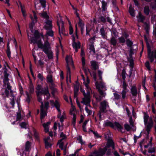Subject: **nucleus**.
<instances>
[{"mask_svg":"<svg viewBox=\"0 0 156 156\" xmlns=\"http://www.w3.org/2000/svg\"><path fill=\"white\" fill-rule=\"evenodd\" d=\"M46 110L44 109V106L41 107V118L42 119L44 118L46 115Z\"/></svg>","mask_w":156,"mask_h":156,"instance_id":"412c9836","label":"nucleus"},{"mask_svg":"<svg viewBox=\"0 0 156 156\" xmlns=\"http://www.w3.org/2000/svg\"><path fill=\"white\" fill-rule=\"evenodd\" d=\"M47 82L50 83L51 84L50 85L53 86L54 84L53 83L52 75H48L47 77Z\"/></svg>","mask_w":156,"mask_h":156,"instance_id":"b1692460","label":"nucleus"},{"mask_svg":"<svg viewBox=\"0 0 156 156\" xmlns=\"http://www.w3.org/2000/svg\"><path fill=\"white\" fill-rule=\"evenodd\" d=\"M108 103L105 100H104L100 103V109L101 112H106L109 109Z\"/></svg>","mask_w":156,"mask_h":156,"instance_id":"6e6552de","label":"nucleus"},{"mask_svg":"<svg viewBox=\"0 0 156 156\" xmlns=\"http://www.w3.org/2000/svg\"><path fill=\"white\" fill-rule=\"evenodd\" d=\"M29 90L31 94L33 93L34 91V86L32 84H31L29 86Z\"/></svg>","mask_w":156,"mask_h":156,"instance_id":"a18cd8bd","label":"nucleus"},{"mask_svg":"<svg viewBox=\"0 0 156 156\" xmlns=\"http://www.w3.org/2000/svg\"><path fill=\"white\" fill-rule=\"evenodd\" d=\"M128 61L129 62V66L131 68V69H130V71H129V73H130L129 76H131V73H132V69L133 67L134 62H133V59L131 58H130L129 59Z\"/></svg>","mask_w":156,"mask_h":156,"instance_id":"4be33fe9","label":"nucleus"},{"mask_svg":"<svg viewBox=\"0 0 156 156\" xmlns=\"http://www.w3.org/2000/svg\"><path fill=\"white\" fill-rule=\"evenodd\" d=\"M37 92H39L40 94H44L46 96V99L48 100L50 98V94L49 92L48 88V87H44L41 89L40 91H36Z\"/></svg>","mask_w":156,"mask_h":156,"instance_id":"9d476101","label":"nucleus"},{"mask_svg":"<svg viewBox=\"0 0 156 156\" xmlns=\"http://www.w3.org/2000/svg\"><path fill=\"white\" fill-rule=\"evenodd\" d=\"M23 115H21L20 111H18L17 113V117L16 121H21L23 119Z\"/></svg>","mask_w":156,"mask_h":156,"instance_id":"a878e982","label":"nucleus"},{"mask_svg":"<svg viewBox=\"0 0 156 156\" xmlns=\"http://www.w3.org/2000/svg\"><path fill=\"white\" fill-rule=\"evenodd\" d=\"M147 58L151 62L156 59V49L154 50L152 45H150L147 43Z\"/></svg>","mask_w":156,"mask_h":156,"instance_id":"20e7f679","label":"nucleus"},{"mask_svg":"<svg viewBox=\"0 0 156 156\" xmlns=\"http://www.w3.org/2000/svg\"><path fill=\"white\" fill-rule=\"evenodd\" d=\"M58 144H59V147L62 150H63V142H61L60 143H59V141L58 142Z\"/></svg>","mask_w":156,"mask_h":156,"instance_id":"0e129e2a","label":"nucleus"},{"mask_svg":"<svg viewBox=\"0 0 156 156\" xmlns=\"http://www.w3.org/2000/svg\"><path fill=\"white\" fill-rule=\"evenodd\" d=\"M41 5L43 8L45 7L46 6V1L45 0H39Z\"/></svg>","mask_w":156,"mask_h":156,"instance_id":"603ef678","label":"nucleus"},{"mask_svg":"<svg viewBox=\"0 0 156 156\" xmlns=\"http://www.w3.org/2000/svg\"><path fill=\"white\" fill-rule=\"evenodd\" d=\"M36 93L38 101L41 103V107L44 106V103L42 101V98L41 96V94H39V92H37L36 91Z\"/></svg>","mask_w":156,"mask_h":156,"instance_id":"5701e85b","label":"nucleus"},{"mask_svg":"<svg viewBox=\"0 0 156 156\" xmlns=\"http://www.w3.org/2000/svg\"><path fill=\"white\" fill-rule=\"evenodd\" d=\"M155 151L154 148L153 147H151L149 148L148 149V153H153Z\"/></svg>","mask_w":156,"mask_h":156,"instance_id":"338daca9","label":"nucleus"},{"mask_svg":"<svg viewBox=\"0 0 156 156\" xmlns=\"http://www.w3.org/2000/svg\"><path fill=\"white\" fill-rule=\"evenodd\" d=\"M111 147L113 149H114L115 145L113 140H109L106 147L102 149H99L98 151H94V154H95V156H103L105 153L108 150V148Z\"/></svg>","mask_w":156,"mask_h":156,"instance_id":"7ed1b4c3","label":"nucleus"},{"mask_svg":"<svg viewBox=\"0 0 156 156\" xmlns=\"http://www.w3.org/2000/svg\"><path fill=\"white\" fill-rule=\"evenodd\" d=\"M119 42L121 43H124L125 41V39L122 36L119 37Z\"/></svg>","mask_w":156,"mask_h":156,"instance_id":"5fc2aeb1","label":"nucleus"},{"mask_svg":"<svg viewBox=\"0 0 156 156\" xmlns=\"http://www.w3.org/2000/svg\"><path fill=\"white\" fill-rule=\"evenodd\" d=\"M57 24L59 28V34H64L65 31V29L64 27L63 21L62 20V19L60 18L59 20H57Z\"/></svg>","mask_w":156,"mask_h":156,"instance_id":"1a4fd4ad","label":"nucleus"},{"mask_svg":"<svg viewBox=\"0 0 156 156\" xmlns=\"http://www.w3.org/2000/svg\"><path fill=\"white\" fill-rule=\"evenodd\" d=\"M79 21L78 23V25L80 28L83 27L84 24V23L82 22V20L80 19H79Z\"/></svg>","mask_w":156,"mask_h":156,"instance_id":"09e8293b","label":"nucleus"},{"mask_svg":"<svg viewBox=\"0 0 156 156\" xmlns=\"http://www.w3.org/2000/svg\"><path fill=\"white\" fill-rule=\"evenodd\" d=\"M34 18H33V17H31V18L32 21L31 23L30 24V27L31 29H32L33 28L35 23H36L37 21V17L34 12Z\"/></svg>","mask_w":156,"mask_h":156,"instance_id":"a211bd4d","label":"nucleus"},{"mask_svg":"<svg viewBox=\"0 0 156 156\" xmlns=\"http://www.w3.org/2000/svg\"><path fill=\"white\" fill-rule=\"evenodd\" d=\"M66 60L67 63L66 67L67 69V80L68 79L70 80L71 75H70V70L69 67V65H72L73 66V60L72 57L70 55L67 56L66 58Z\"/></svg>","mask_w":156,"mask_h":156,"instance_id":"0eeeda50","label":"nucleus"},{"mask_svg":"<svg viewBox=\"0 0 156 156\" xmlns=\"http://www.w3.org/2000/svg\"><path fill=\"white\" fill-rule=\"evenodd\" d=\"M104 124L105 126H109L112 128H113L114 127V124L112 122L108 121H105Z\"/></svg>","mask_w":156,"mask_h":156,"instance_id":"c85d7f7f","label":"nucleus"},{"mask_svg":"<svg viewBox=\"0 0 156 156\" xmlns=\"http://www.w3.org/2000/svg\"><path fill=\"white\" fill-rule=\"evenodd\" d=\"M138 20L139 22H143L144 20L145 19V17H144L140 12L139 13V16L137 17Z\"/></svg>","mask_w":156,"mask_h":156,"instance_id":"c756f323","label":"nucleus"},{"mask_svg":"<svg viewBox=\"0 0 156 156\" xmlns=\"http://www.w3.org/2000/svg\"><path fill=\"white\" fill-rule=\"evenodd\" d=\"M87 93L84 94V97L82 98L81 103L86 105L87 106L91 107L90 104V93L91 92V89L90 87L85 88Z\"/></svg>","mask_w":156,"mask_h":156,"instance_id":"423d86ee","label":"nucleus"},{"mask_svg":"<svg viewBox=\"0 0 156 156\" xmlns=\"http://www.w3.org/2000/svg\"><path fill=\"white\" fill-rule=\"evenodd\" d=\"M129 12L131 16L133 17L135 16V13L134 9L132 7V6L131 5H130L129 8Z\"/></svg>","mask_w":156,"mask_h":156,"instance_id":"bb28decb","label":"nucleus"},{"mask_svg":"<svg viewBox=\"0 0 156 156\" xmlns=\"http://www.w3.org/2000/svg\"><path fill=\"white\" fill-rule=\"evenodd\" d=\"M45 24L44 26V28L47 30L52 29V22L49 20H47L45 22Z\"/></svg>","mask_w":156,"mask_h":156,"instance_id":"2eb2a0df","label":"nucleus"},{"mask_svg":"<svg viewBox=\"0 0 156 156\" xmlns=\"http://www.w3.org/2000/svg\"><path fill=\"white\" fill-rule=\"evenodd\" d=\"M101 2L102 9L103 11H105L107 9V3L104 0H103Z\"/></svg>","mask_w":156,"mask_h":156,"instance_id":"f704fd0d","label":"nucleus"},{"mask_svg":"<svg viewBox=\"0 0 156 156\" xmlns=\"http://www.w3.org/2000/svg\"><path fill=\"white\" fill-rule=\"evenodd\" d=\"M30 147V143L28 141L27 142L25 145V149L27 151H28Z\"/></svg>","mask_w":156,"mask_h":156,"instance_id":"de8ad7c7","label":"nucleus"},{"mask_svg":"<svg viewBox=\"0 0 156 156\" xmlns=\"http://www.w3.org/2000/svg\"><path fill=\"white\" fill-rule=\"evenodd\" d=\"M114 124L118 129H119L121 131V129H123V128L121 125L119 123L117 122H115L114 123Z\"/></svg>","mask_w":156,"mask_h":156,"instance_id":"58836bf2","label":"nucleus"},{"mask_svg":"<svg viewBox=\"0 0 156 156\" xmlns=\"http://www.w3.org/2000/svg\"><path fill=\"white\" fill-rule=\"evenodd\" d=\"M131 93L132 95L133 96H136V95L137 94V90L135 87L133 86L132 87Z\"/></svg>","mask_w":156,"mask_h":156,"instance_id":"7c9ffc66","label":"nucleus"},{"mask_svg":"<svg viewBox=\"0 0 156 156\" xmlns=\"http://www.w3.org/2000/svg\"><path fill=\"white\" fill-rule=\"evenodd\" d=\"M26 123L25 122H22L20 124V126L22 128H26Z\"/></svg>","mask_w":156,"mask_h":156,"instance_id":"69168bd1","label":"nucleus"},{"mask_svg":"<svg viewBox=\"0 0 156 156\" xmlns=\"http://www.w3.org/2000/svg\"><path fill=\"white\" fill-rule=\"evenodd\" d=\"M55 85L54 84L53 85H50V88L51 90V94L53 96H54L55 94L57 92V90L55 87Z\"/></svg>","mask_w":156,"mask_h":156,"instance_id":"cd10ccee","label":"nucleus"},{"mask_svg":"<svg viewBox=\"0 0 156 156\" xmlns=\"http://www.w3.org/2000/svg\"><path fill=\"white\" fill-rule=\"evenodd\" d=\"M124 127L125 129L127 131H129L131 129H133V130H135L134 128V126H132L131 125H129L128 123H126L124 125Z\"/></svg>","mask_w":156,"mask_h":156,"instance_id":"393cba45","label":"nucleus"},{"mask_svg":"<svg viewBox=\"0 0 156 156\" xmlns=\"http://www.w3.org/2000/svg\"><path fill=\"white\" fill-rule=\"evenodd\" d=\"M154 2L151 4V6L153 9H156V0H154Z\"/></svg>","mask_w":156,"mask_h":156,"instance_id":"052dcab7","label":"nucleus"},{"mask_svg":"<svg viewBox=\"0 0 156 156\" xmlns=\"http://www.w3.org/2000/svg\"><path fill=\"white\" fill-rule=\"evenodd\" d=\"M76 110L75 107L74 106H72V108L70 110V113L71 115L73 116L72 124L73 126H74L75 125L76 123Z\"/></svg>","mask_w":156,"mask_h":156,"instance_id":"9b49d317","label":"nucleus"},{"mask_svg":"<svg viewBox=\"0 0 156 156\" xmlns=\"http://www.w3.org/2000/svg\"><path fill=\"white\" fill-rule=\"evenodd\" d=\"M41 16L44 18H46V19L48 18V16L47 15V13L45 12H43L41 14Z\"/></svg>","mask_w":156,"mask_h":156,"instance_id":"680f3d73","label":"nucleus"},{"mask_svg":"<svg viewBox=\"0 0 156 156\" xmlns=\"http://www.w3.org/2000/svg\"><path fill=\"white\" fill-rule=\"evenodd\" d=\"M60 137L62 138L59 141V143H60V142H61L63 140L65 139L66 138V135L64 134L63 132H62L61 133Z\"/></svg>","mask_w":156,"mask_h":156,"instance_id":"37998d69","label":"nucleus"},{"mask_svg":"<svg viewBox=\"0 0 156 156\" xmlns=\"http://www.w3.org/2000/svg\"><path fill=\"white\" fill-rule=\"evenodd\" d=\"M29 41L31 43L37 44L39 48L41 49L42 51L47 55L48 59H51L53 58V52L51 49L49 44L48 40L46 41L44 44H43L41 40H39V32L35 30L34 32V37H31L28 34Z\"/></svg>","mask_w":156,"mask_h":156,"instance_id":"f257e3e1","label":"nucleus"},{"mask_svg":"<svg viewBox=\"0 0 156 156\" xmlns=\"http://www.w3.org/2000/svg\"><path fill=\"white\" fill-rule=\"evenodd\" d=\"M98 76H99V79L100 80H102V72L100 70H98Z\"/></svg>","mask_w":156,"mask_h":156,"instance_id":"bf43d9fd","label":"nucleus"},{"mask_svg":"<svg viewBox=\"0 0 156 156\" xmlns=\"http://www.w3.org/2000/svg\"><path fill=\"white\" fill-rule=\"evenodd\" d=\"M127 85L126 84V83L125 82V80H123L122 85V90H128L127 88Z\"/></svg>","mask_w":156,"mask_h":156,"instance_id":"8fccbe9b","label":"nucleus"},{"mask_svg":"<svg viewBox=\"0 0 156 156\" xmlns=\"http://www.w3.org/2000/svg\"><path fill=\"white\" fill-rule=\"evenodd\" d=\"M26 94L27 95L26 97V101L28 103H29L30 101V99L31 98V96L30 94L27 92H26Z\"/></svg>","mask_w":156,"mask_h":156,"instance_id":"79ce46f5","label":"nucleus"},{"mask_svg":"<svg viewBox=\"0 0 156 156\" xmlns=\"http://www.w3.org/2000/svg\"><path fill=\"white\" fill-rule=\"evenodd\" d=\"M50 140L49 137L48 136L44 139V142L45 148H48L51 147L52 144L50 143Z\"/></svg>","mask_w":156,"mask_h":156,"instance_id":"f3484780","label":"nucleus"},{"mask_svg":"<svg viewBox=\"0 0 156 156\" xmlns=\"http://www.w3.org/2000/svg\"><path fill=\"white\" fill-rule=\"evenodd\" d=\"M33 131L34 133L35 137L36 139H38V133L37 132L36 130L35 129H34Z\"/></svg>","mask_w":156,"mask_h":156,"instance_id":"4d7b16f0","label":"nucleus"},{"mask_svg":"<svg viewBox=\"0 0 156 156\" xmlns=\"http://www.w3.org/2000/svg\"><path fill=\"white\" fill-rule=\"evenodd\" d=\"M113 94L115 99L116 100H119L120 99V96L119 94L115 93H114Z\"/></svg>","mask_w":156,"mask_h":156,"instance_id":"3c124183","label":"nucleus"},{"mask_svg":"<svg viewBox=\"0 0 156 156\" xmlns=\"http://www.w3.org/2000/svg\"><path fill=\"white\" fill-rule=\"evenodd\" d=\"M81 76L83 80V84L85 85V88L90 87L89 86V84L90 83V80L88 77H87V80H86L83 75H81Z\"/></svg>","mask_w":156,"mask_h":156,"instance_id":"6ab92c4d","label":"nucleus"},{"mask_svg":"<svg viewBox=\"0 0 156 156\" xmlns=\"http://www.w3.org/2000/svg\"><path fill=\"white\" fill-rule=\"evenodd\" d=\"M53 32L52 30V29H51L47 30L45 36L47 37L48 36H49L51 37H53Z\"/></svg>","mask_w":156,"mask_h":156,"instance_id":"2f4dec72","label":"nucleus"},{"mask_svg":"<svg viewBox=\"0 0 156 156\" xmlns=\"http://www.w3.org/2000/svg\"><path fill=\"white\" fill-rule=\"evenodd\" d=\"M116 2L115 0H113L112 1V4L114 8L116 11H119L118 8L116 5Z\"/></svg>","mask_w":156,"mask_h":156,"instance_id":"49530a36","label":"nucleus"},{"mask_svg":"<svg viewBox=\"0 0 156 156\" xmlns=\"http://www.w3.org/2000/svg\"><path fill=\"white\" fill-rule=\"evenodd\" d=\"M129 90H122L121 94L122 95V98L123 99H124L126 97V93L128 92Z\"/></svg>","mask_w":156,"mask_h":156,"instance_id":"4c0bfd02","label":"nucleus"},{"mask_svg":"<svg viewBox=\"0 0 156 156\" xmlns=\"http://www.w3.org/2000/svg\"><path fill=\"white\" fill-rule=\"evenodd\" d=\"M50 103L51 105L53 107H55L59 112L60 115H61V111L60 109V104L57 100H56L55 102L53 100H50Z\"/></svg>","mask_w":156,"mask_h":156,"instance_id":"f8f14e48","label":"nucleus"},{"mask_svg":"<svg viewBox=\"0 0 156 156\" xmlns=\"http://www.w3.org/2000/svg\"><path fill=\"white\" fill-rule=\"evenodd\" d=\"M145 143L146 141L144 140H143L140 142V146L141 148V150L142 153L145 155L146 154V150H144L143 147H144V148H146V145H145Z\"/></svg>","mask_w":156,"mask_h":156,"instance_id":"dca6fc26","label":"nucleus"},{"mask_svg":"<svg viewBox=\"0 0 156 156\" xmlns=\"http://www.w3.org/2000/svg\"><path fill=\"white\" fill-rule=\"evenodd\" d=\"M151 108L152 112L156 115V110L154 109V105L153 104H152L151 105Z\"/></svg>","mask_w":156,"mask_h":156,"instance_id":"774afa93","label":"nucleus"},{"mask_svg":"<svg viewBox=\"0 0 156 156\" xmlns=\"http://www.w3.org/2000/svg\"><path fill=\"white\" fill-rule=\"evenodd\" d=\"M44 109L47 110L49 107V102L48 101H44Z\"/></svg>","mask_w":156,"mask_h":156,"instance_id":"a19ab883","label":"nucleus"},{"mask_svg":"<svg viewBox=\"0 0 156 156\" xmlns=\"http://www.w3.org/2000/svg\"><path fill=\"white\" fill-rule=\"evenodd\" d=\"M50 122H47L46 123L43 124L42 126L44 128V130L45 132H48L49 130V126L50 124Z\"/></svg>","mask_w":156,"mask_h":156,"instance_id":"aec40b11","label":"nucleus"},{"mask_svg":"<svg viewBox=\"0 0 156 156\" xmlns=\"http://www.w3.org/2000/svg\"><path fill=\"white\" fill-rule=\"evenodd\" d=\"M88 121L89 120H86L83 123V125L82 126L83 131L85 132H87V130L86 126L87 123Z\"/></svg>","mask_w":156,"mask_h":156,"instance_id":"ea45409f","label":"nucleus"},{"mask_svg":"<svg viewBox=\"0 0 156 156\" xmlns=\"http://www.w3.org/2000/svg\"><path fill=\"white\" fill-rule=\"evenodd\" d=\"M89 49L90 50V52H92L93 54H95V49L93 44V41H92L91 43L89 44Z\"/></svg>","mask_w":156,"mask_h":156,"instance_id":"473e14b6","label":"nucleus"},{"mask_svg":"<svg viewBox=\"0 0 156 156\" xmlns=\"http://www.w3.org/2000/svg\"><path fill=\"white\" fill-rule=\"evenodd\" d=\"M91 65L94 70L97 69V65L96 62L94 61H92L90 62Z\"/></svg>","mask_w":156,"mask_h":156,"instance_id":"c9c22d12","label":"nucleus"},{"mask_svg":"<svg viewBox=\"0 0 156 156\" xmlns=\"http://www.w3.org/2000/svg\"><path fill=\"white\" fill-rule=\"evenodd\" d=\"M37 77L41 81L43 80L44 79V77H43L41 73H39L38 74Z\"/></svg>","mask_w":156,"mask_h":156,"instance_id":"e2e57ef3","label":"nucleus"},{"mask_svg":"<svg viewBox=\"0 0 156 156\" xmlns=\"http://www.w3.org/2000/svg\"><path fill=\"white\" fill-rule=\"evenodd\" d=\"M126 70L125 69H123L122 70V76L123 80H125L126 78Z\"/></svg>","mask_w":156,"mask_h":156,"instance_id":"c03bdc74","label":"nucleus"},{"mask_svg":"<svg viewBox=\"0 0 156 156\" xmlns=\"http://www.w3.org/2000/svg\"><path fill=\"white\" fill-rule=\"evenodd\" d=\"M100 33L101 35L104 38H105L106 36V33H105L104 28L102 27L100 29Z\"/></svg>","mask_w":156,"mask_h":156,"instance_id":"72a5a7b5","label":"nucleus"},{"mask_svg":"<svg viewBox=\"0 0 156 156\" xmlns=\"http://www.w3.org/2000/svg\"><path fill=\"white\" fill-rule=\"evenodd\" d=\"M111 44L113 46H115L117 44V41L116 38L114 37L111 38L110 40Z\"/></svg>","mask_w":156,"mask_h":156,"instance_id":"e433bc0d","label":"nucleus"},{"mask_svg":"<svg viewBox=\"0 0 156 156\" xmlns=\"http://www.w3.org/2000/svg\"><path fill=\"white\" fill-rule=\"evenodd\" d=\"M126 44L129 47H131L133 44L132 42L129 40H127L126 41Z\"/></svg>","mask_w":156,"mask_h":156,"instance_id":"13d9d810","label":"nucleus"},{"mask_svg":"<svg viewBox=\"0 0 156 156\" xmlns=\"http://www.w3.org/2000/svg\"><path fill=\"white\" fill-rule=\"evenodd\" d=\"M153 121L151 118H148L147 116V132L150 130L151 128L153 126Z\"/></svg>","mask_w":156,"mask_h":156,"instance_id":"4468645a","label":"nucleus"},{"mask_svg":"<svg viewBox=\"0 0 156 156\" xmlns=\"http://www.w3.org/2000/svg\"><path fill=\"white\" fill-rule=\"evenodd\" d=\"M95 84L96 88L98 89L100 95L98 96L97 94L94 93L93 96L98 101H100L106 95V93L105 91L106 90L105 84L103 82H101L99 84L98 82H96Z\"/></svg>","mask_w":156,"mask_h":156,"instance_id":"f03ea898","label":"nucleus"},{"mask_svg":"<svg viewBox=\"0 0 156 156\" xmlns=\"http://www.w3.org/2000/svg\"><path fill=\"white\" fill-rule=\"evenodd\" d=\"M90 131L92 132L94 134V136L97 138H99L101 137V136L99 135V134L97 132L94 131L90 129Z\"/></svg>","mask_w":156,"mask_h":156,"instance_id":"864d4df0","label":"nucleus"},{"mask_svg":"<svg viewBox=\"0 0 156 156\" xmlns=\"http://www.w3.org/2000/svg\"><path fill=\"white\" fill-rule=\"evenodd\" d=\"M88 106H86L85 108V110L87 112L89 115H91L92 114V111L91 110H89L88 109Z\"/></svg>","mask_w":156,"mask_h":156,"instance_id":"6e6d98bb","label":"nucleus"},{"mask_svg":"<svg viewBox=\"0 0 156 156\" xmlns=\"http://www.w3.org/2000/svg\"><path fill=\"white\" fill-rule=\"evenodd\" d=\"M9 68L7 63L5 62L4 64V68H3L4 71V78L3 81L4 85H7V88L9 90H10L11 86H10L9 83V78L8 77L9 74L8 73V69Z\"/></svg>","mask_w":156,"mask_h":156,"instance_id":"39448f33","label":"nucleus"},{"mask_svg":"<svg viewBox=\"0 0 156 156\" xmlns=\"http://www.w3.org/2000/svg\"><path fill=\"white\" fill-rule=\"evenodd\" d=\"M73 39V43L72 46L73 48L75 49V52H76L78 51V49H79L80 47V42H78L77 43L75 41V38L73 35H72Z\"/></svg>","mask_w":156,"mask_h":156,"instance_id":"ddd939ff","label":"nucleus"}]
</instances>
